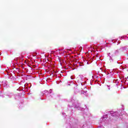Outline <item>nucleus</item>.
<instances>
[{
	"instance_id": "obj_1",
	"label": "nucleus",
	"mask_w": 128,
	"mask_h": 128,
	"mask_svg": "<svg viewBox=\"0 0 128 128\" xmlns=\"http://www.w3.org/2000/svg\"><path fill=\"white\" fill-rule=\"evenodd\" d=\"M108 54H110V53H109Z\"/></svg>"
},
{
	"instance_id": "obj_2",
	"label": "nucleus",
	"mask_w": 128,
	"mask_h": 128,
	"mask_svg": "<svg viewBox=\"0 0 128 128\" xmlns=\"http://www.w3.org/2000/svg\"><path fill=\"white\" fill-rule=\"evenodd\" d=\"M127 78H128V76L127 77Z\"/></svg>"
}]
</instances>
